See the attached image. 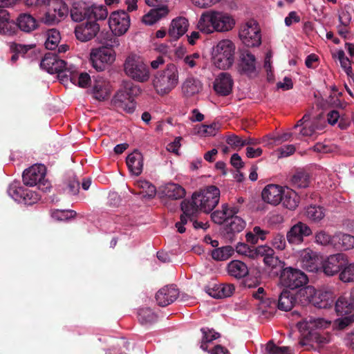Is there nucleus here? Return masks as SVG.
Here are the masks:
<instances>
[{
	"instance_id": "nucleus-47",
	"label": "nucleus",
	"mask_w": 354,
	"mask_h": 354,
	"mask_svg": "<svg viewBox=\"0 0 354 354\" xmlns=\"http://www.w3.org/2000/svg\"><path fill=\"white\" fill-rule=\"evenodd\" d=\"M266 350L268 354H293L288 346H278L272 341L268 342Z\"/></svg>"
},
{
	"instance_id": "nucleus-1",
	"label": "nucleus",
	"mask_w": 354,
	"mask_h": 354,
	"mask_svg": "<svg viewBox=\"0 0 354 354\" xmlns=\"http://www.w3.org/2000/svg\"><path fill=\"white\" fill-rule=\"evenodd\" d=\"M219 198V189L214 185L208 186L198 193H194L191 201L183 200L180 208L187 215L196 214L199 210L209 213L218 205Z\"/></svg>"
},
{
	"instance_id": "nucleus-35",
	"label": "nucleus",
	"mask_w": 354,
	"mask_h": 354,
	"mask_svg": "<svg viewBox=\"0 0 354 354\" xmlns=\"http://www.w3.org/2000/svg\"><path fill=\"white\" fill-rule=\"evenodd\" d=\"M282 198L283 200L281 203H283L284 207L290 210L295 209L297 207L300 200L297 194L294 190L289 188L284 189Z\"/></svg>"
},
{
	"instance_id": "nucleus-27",
	"label": "nucleus",
	"mask_w": 354,
	"mask_h": 354,
	"mask_svg": "<svg viewBox=\"0 0 354 354\" xmlns=\"http://www.w3.org/2000/svg\"><path fill=\"white\" fill-rule=\"evenodd\" d=\"M126 163L130 172L139 176L143 169V157L141 153L137 150L128 155L126 159Z\"/></svg>"
},
{
	"instance_id": "nucleus-13",
	"label": "nucleus",
	"mask_w": 354,
	"mask_h": 354,
	"mask_svg": "<svg viewBox=\"0 0 354 354\" xmlns=\"http://www.w3.org/2000/svg\"><path fill=\"white\" fill-rule=\"evenodd\" d=\"M346 264L345 255L342 253H337L328 257L325 261H322L320 269L323 270L327 276H333L337 273Z\"/></svg>"
},
{
	"instance_id": "nucleus-23",
	"label": "nucleus",
	"mask_w": 354,
	"mask_h": 354,
	"mask_svg": "<svg viewBox=\"0 0 354 354\" xmlns=\"http://www.w3.org/2000/svg\"><path fill=\"white\" fill-rule=\"evenodd\" d=\"M239 212V207L234 205L230 207L228 204L225 203L222 205V210H216L212 213L211 218L213 222L216 224L221 225L226 224L229 221L230 216H234Z\"/></svg>"
},
{
	"instance_id": "nucleus-30",
	"label": "nucleus",
	"mask_w": 354,
	"mask_h": 354,
	"mask_svg": "<svg viewBox=\"0 0 354 354\" xmlns=\"http://www.w3.org/2000/svg\"><path fill=\"white\" fill-rule=\"evenodd\" d=\"M203 89L201 82L193 77H187L182 85V91L187 97H192L198 94Z\"/></svg>"
},
{
	"instance_id": "nucleus-14",
	"label": "nucleus",
	"mask_w": 354,
	"mask_h": 354,
	"mask_svg": "<svg viewBox=\"0 0 354 354\" xmlns=\"http://www.w3.org/2000/svg\"><path fill=\"white\" fill-rule=\"evenodd\" d=\"M313 234L310 227L306 223L299 221L288 231L286 239L289 244L299 245L304 241V238Z\"/></svg>"
},
{
	"instance_id": "nucleus-8",
	"label": "nucleus",
	"mask_w": 354,
	"mask_h": 354,
	"mask_svg": "<svg viewBox=\"0 0 354 354\" xmlns=\"http://www.w3.org/2000/svg\"><path fill=\"white\" fill-rule=\"evenodd\" d=\"M46 167L44 165H35L26 169L22 176L23 182L27 186L37 185L39 189L46 192L49 183L45 180Z\"/></svg>"
},
{
	"instance_id": "nucleus-22",
	"label": "nucleus",
	"mask_w": 354,
	"mask_h": 354,
	"mask_svg": "<svg viewBox=\"0 0 354 354\" xmlns=\"http://www.w3.org/2000/svg\"><path fill=\"white\" fill-rule=\"evenodd\" d=\"M233 80L228 73H221L214 83L215 91L221 95H228L232 90Z\"/></svg>"
},
{
	"instance_id": "nucleus-50",
	"label": "nucleus",
	"mask_w": 354,
	"mask_h": 354,
	"mask_svg": "<svg viewBox=\"0 0 354 354\" xmlns=\"http://www.w3.org/2000/svg\"><path fill=\"white\" fill-rule=\"evenodd\" d=\"M264 263L272 268H279V271L284 268V263L279 259V258L274 256V251L272 250V252L270 255L265 257L263 258Z\"/></svg>"
},
{
	"instance_id": "nucleus-40",
	"label": "nucleus",
	"mask_w": 354,
	"mask_h": 354,
	"mask_svg": "<svg viewBox=\"0 0 354 354\" xmlns=\"http://www.w3.org/2000/svg\"><path fill=\"white\" fill-rule=\"evenodd\" d=\"M306 215L310 221L317 223L325 216V209L318 205H310L306 210Z\"/></svg>"
},
{
	"instance_id": "nucleus-44",
	"label": "nucleus",
	"mask_w": 354,
	"mask_h": 354,
	"mask_svg": "<svg viewBox=\"0 0 354 354\" xmlns=\"http://www.w3.org/2000/svg\"><path fill=\"white\" fill-rule=\"evenodd\" d=\"M265 290L262 287H259L257 291H254L252 292V297L254 299L259 300L260 304L263 305V308H272V305L276 304V300L270 298H265Z\"/></svg>"
},
{
	"instance_id": "nucleus-10",
	"label": "nucleus",
	"mask_w": 354,
	"mask_h": 354,
	"mask_svg": "<svg viewBox=\"0 0 354 354\" xmlns=\"http://www.w3.org/2000/svg\"><path fill=\"white\" fill-rule=\"evenodd\" d=\"M112 44L93 48L90 53V61L92 66L97 71H103L106 64H111L115 60V52L111 48Z\"/></svg>"
},
{
	"instance_id": "nucleus-28",
	"label": "nucleus",
	"mask_w": 354,
	"mask_h": 354,
	"mask_svg": "<svg viewBox=\"0 0 354 354\" xmlns=\"http://www.w3.org/2000/svg\"><path fill=\"white\" fill-rule=\"evenodd\" d=\"M297 302L295 295L288 290H283L279 295L277 302L274 306L283 311L290 310Z\"/></svg>"
},
{
	"instance_id": "nucleus-53",
	"label": "nucleus",
	"mask_w": 354,
	"mask_h": 354,
	"mask_svg": "<svg viewBox=\"0 0 354 354\" xmlns=\"http://www.w3.org/2000/svg\"><path fill=\"white\" fill-rule=\"evenodd\" d=\"M75 215L76 212L73 210L56 209L51 213L52 217L58 221L67 220L69 218H73Z\"/></svg>"
},
{
	"instance_id": "nucleus-9",
	"label": "nucleus",
	"mask_w": 354,
	"mask_h": 354,
	"mask_svg": "<svg viewBox=\"0 0 354 354\" xmlns=\"http://www.w3.org/2000/svg\"><path fill=\"white\" fill-rule=\"evenodd\" d=\"M126 75L133 80L144 82L149 78V71L147 66L136 56H129L124 64Z\"/></svg>"
},
{
	"instance_id": "nucleus-64",
	"label": "nucleus",
	"mask_w": 354,
	"mask_h": 354,
	"mask_svg": "<svg viewBox=\"0 0 354 354\" xmlns=\"http://www.w3.org/2000/svg\"><path fill=\"white\" fill-rule=\"evenodd\" d=\"M226 142L233 147H243V140L235 134H232L227 136L226 138Z\"/></svg>"
},
{
	"instance_id": "nucleus-4",
	"label": "nucleus",
	"mask_w": 354,
	"mask_h": 354,
	"mask_svg": "<svg viewBox=\"0 0 354 354\" xmlns=\"http://www.w3.org/2000/svg\"><path fill=\"white\" fill-rule=\"evenodd\" d=\"M140 93V88L133 82H123L122 87L112 99V104L119 111L131 113L136 109L134 97Z\"/></svg>"
},
{
	"instance_id": "nucleus-48",
	"label": "nucleus",
	"mask_w": 354,
	"mask_h": 354,
	"mask_svg": "<svg viewBox=\"0 0 354 354\" xmlns=\"http://www.w3.org/2000/svg\"><path fill=\"white\" fill-rule=\"evenodd\" d=\"M24 187L19 186L17 183H12L9 186L7 192L10 197L20 203L21 201V197L23 194H24Z\"/></svg>"
},
{
	"instance_id": "nucleus-62",
	"label": "nucleus",
	"mask_w": 354,
	"mask_h": 354,
	"mask_svg": "<svg viewBox=\"0 0 354 354\" xmlns=\"http://www.w3.org/2000/svg\"><path fill=\"white\" fill-rule=\"evenodd\" d=\"M218 129V124L212 123L209 125H202L198 132L205 136H212L216 134Z\"/></svg>"
},
{
	"instance_id": "nucleus-17",
	"label": "nucleus",
	"mask_w": 354,
	"mask_h": 354,
	"mask_svg": "<svg viewBox=\"0 0 354 354\" xmlns=\"http://www.w3.org/2000/svg\"><path fill=\"white\" fill-rule=\"evenodd\" d=\"M284 188L274 184H270L265 187L261 193V197L264 202L272 205H277L283 200Z\"/></svg>"
},
{
	"instance_id": "nucleus-36",
	"label": "nucleus",
	"mask_w": 354,
	"mask_h": 354,
	"mask_svg": "<svg viewBox=\"0 0 354 354\" xmlns=\"http://www.w3.org/2000/svg\"><path fill=\"white\" fill-rule=\"evenodd\" d=\"M169 13V9L167 6L151 9L147 14L144 15L141 22H157L164 19Z\"/></svg>"
},
{
	"instance_id": "nucleus-33",
	"label": "nucleus",
	"mask_w": 354,
	"mask_h": 354,
	"mask_svg": "<svg viewBox=\"0 0 354 354\" xmlns=\"http://www.w3.org/2000/svg\"><path fill=\"white\" fill-rule=\"evenodd\" d=\"M231 17L227 14L214 11L208 10L204 12L198 21V22H231Z\"/></svg>"
},
{
	"instance_id": "nucleus-18",
	"label": "nucleus",
	"mask_w": 354,
	"mask_h": 354,
	"mask_svg": "<svg viewBox=\"0 0 354 354\" xmlns=\"http://www.w3.org/2000/svg\"><path fill=\"white\" fill-rule=\"evenodd\" d=\"M99 31V24H79L75 28L76 38L83 42L96 37Z\"/></svg>"
},
{
	"instance_id": "nucleus-58",
	"label": "nucleus",
	"mask_w": 354,
	"mask_h": 354,
	"mask_svg": "<svg viewBox=\"0 0 354 354\" xmlns=\"http://www.w3.org/2000/svg\"><path fill=\"white\" fill-rule=\"evenodd\" d=\"M319 298V301H316L315 306L319 308H327L332 306L333 300L332 299L331 295L326 292L324 295L322 294Z\"/></svg>"
},
{
	"instance_id": "nucleus-52",
	"label": "nucleus",
	"mask_w": 354,
	"mask_h": 354,
	"mask_svg": "<svg viewBox=\"0 0 354 354\" xmlns=\"http://www.w3.org/2000/svg\"><path fill=\"white\" fill-rule=\"evenodd\" d=\"M108 22H130V17L124 10L114 11L111 14Z\"/></svg>"
},
{
	"instance_id": "nucleus-32",
	"label": "nucleus",
	"mask_w": 354,
	"mask_h": 354,
	"mask_svg": "<svg viewBox=\"0 0 354 354\" xmlns=\"http://www.w3.org/2000/svg\"><path fill=\"white\" fill-rule=\"evenodd\" d=\"M227 271L230 276L236 279H242L246 277L249 272L246 264L239 260L230 262L227 266Z\"/></svg>"
},
{
	"instance_id": "nucleus-3",
	"label": "nucleus",
	"mask_w": 354,
	"mask_h": 354,
	"mask_svg": "<svg viewBox=\"0 0 354 354\" xmlns=\"http://www.w3.org/2000/svg\"><path fill=\"white\" fill-rule=\"evenodd\" d=\"M179 82V71L176 64L170 63L166 67L156 72L153 80V87L158 94L164 95L169 93Z\"/></svg>"
},
{
	"instance_id": "nucleus-15",
	"label": "nucleus",
	"mask_w": 354,
	"mask_h": 354,
	"mask_svg": "<svg viewBox=\"0 0 354 354\" xmlns=\"http://www.w3.org/2000/svg\"><path fill=\"white\" fill-rule=\"evenodd\" d=\"M301 267L308 272H317L320 269L322 259L316 252L310 249H306L300 255Z\"/></svg>"
},
{
	"instance_id": "nucleus-29",
	"label": "nucleus",
	"mask_w": 354,
	"mask_h": 354,
	"mask_svg": "<svg viewBox=\"0 0 354 354\" xmlns=\"http://www.w3.org/2000/svg\"><path fill=\"white\" fill-rule=\"evenodd\" d=\"M235 24H197V28L202 33L209 35L214 32H223L231 30Z\"/></svg>"
},
{
	"instance_id": "nucleus-46",
	"label": "nucleus",
	"mask_w": 354,
	"mask_h": 354,
	"mask_svg": "<svg viewBox=\"0 0 354 354\" xmlns=\"http://www.w3.org/2000/svg\"><path fill=\"white\" fill-rule=\"evenodd\" d=\"M339 277L344 283L354 281V263L348 265L346 263L342 269Z\"/></svg>"
},
{
	"instance_id": "nucleus-16",
	"label": "nucleus",
	"mask_w": 354,
	"mask_h": 354,
	"mask_svg": "<svg viewBox=\"0 0 354 354\" xmlns=\"http://www.w3.org/2000/svg\"><path fill=\"white\" fill-rule=\"evenodd\" d=\"M179 291L175 285L166 286L156 294V300L158 306L165 307L173 303L178 297Z\"/></svg>"
},
{
	"instance_id": "nucleus-31",
	"label": "nucleus",
	"mask_w": 354,
	"mask_h": 354,
	"mask_svg": "<svg viewBox=\"0 0 354 354\" xmlns=\"http://www.w3.org/2000/svg\"><path fill=\"white\" fill-rule=\"evenodd\" d=\"M333 246L347 250L354 248V236L339 232L333 235Z\"/></svg>"
},
{
	"instance_id": "nucleus-57",
	"label": "nucleus",
	"mask_w": 354,
	"mask_h": 354,
	"mask_svg": "<svg viewBox=\"0 0 354 354\" xmlns=\"http://www.w3.org/2000/svg\"><path fill=\"white\" fill-rule=\"evenodd\" d=\"M107 25L115 36H120L128 30L130 24H107Z\"/></svg>"
},
{
	"instance_id": "nucleus-2",
	"label": "nucleus",
	"mask_w": 354,
	"mask_h": 354,
	"mask_svg": "<svg viewBox=\"0 0 354 354\" xmlns=\"http://www.w3.org/2000/svg\"><path fill=\"white\" fill-rule=\"evenodd\" d=\"M331 322L324 318L308 317L303 322L297 324V328L301 333L299 345L306 346V349L310 351L313 348L312 342L325 344L328 342L326 337H323L319 330L327 328Z\"/></svg>"
},
{
	"instance_id": "nucleus-20",
	"label": "nucleus",
	"mask_w": 354,
	"mask_h": 354,
	"mask_svg": "<svg viewBox=\"0 0 354 354\" xmlns=\"http://www.w3.org/2000/svg\"><path fill=\"white\" fill-rule=\"evenodd\" d=\"M92 93L93 97L99 101L106 100L110 95L109 82L97 75L93 80Z\"/></svg>"
},
{
	"instance_id": "nucleus-12",
	"label": "nucleus",
	"mask_w": 354,
	"mask_h": 354,
	"mask_svg": "<svg viewBox=\"0 0 354 354\" xmlns=\"http://www.w3.org/2000/svg\"><path fill=\"white\" fill-rule=\"evenodd\" d=\"M242 42L248 47L259 46L261 43L259 24H243L239 33Z\"/></svg>"
},
{
	"instance_id": "nucleus-61",
	"label": "nucleus",
	"mask_w": 354,
	"mask_h": 354,
	"mask_svg": "<svg viewBox=\"0 0 354 354\" xmlns=\"http://www.w3.org/2000/svg\"><path fill=\"white\" fill-rule=\"evenodd\" d=\"M196 216L194 215H187L183 211V214L180 215V221L177 222L175 225L177 230L179 233L182 234L185 232V227L184 225L187 223V220L193 221L194 218Z\"/></svg>"
},
{
	"instance_id": "nucleus-43",
	"label": "nucleus",
	"mask_w": 354,
	"mask_h": 354,
	"mask_svg": "<svg viewBox=\"0 0 354 354\" xmlns=\"http://www.w3.org/2000/svg\"><path fill=\"white\" fill-rule=\"evenodd\" d=\"M333 57H337L342 68L344 69L346 75L348 77H352L353 73L351 67V62L350 59L345 55L344 51L343 50H339L337 52V54L334 55Z\"/></svg>"
},
{
	"instance_id": "nucleus-21",
	"label": "nucleus",
	"mask_w": 354,
	"mask_h": 354,
	"mask_svg": "<svg viewBox=\"0 0 354 354\" xmlns=\"http://www.w3.org/2000/svg\"><path fill=\"white\" fill-rule=\"evenodd\" d=\"M235 288L232 284L213 283L205 287V292L212 297L215 299H222L230 297Z\"/></svg>"
},
{
	"instance_id": "nucleus-26",
	"label": "nucleus",
	"mask_w": 354,
	"mask_h": 354,
	"mask_svg": "<svg viewBox=\"0 0 354 354\" xmlns=\"http://www.w3.org/2000/svg\"><path fill=\"white\" fill-rule=\"evenodd\" d=\"M335 310L339 315H354V293L342 295L335 302Z\"/></svg>"
},
{
	"instance_id": "nucleus-59",
	"label": "nucleus",
	"mask_w": 354,
	"mask_h": 354,
	"mask_svg": "<svg viewBox=\"0 0 354 354\" xmlns=\"http://www.w3.org/2000/svg\"><path fill=\"white\" fill-rule=\"evenodd\" d=\"M286 238L283 234L277 233L274 234L272 238V245L274 248L279 250H283L286 248Z\"/></svg>"
},
{
	"instance_id": "nucleus-19",
	"label": "nucleus",
	"mask_w": 354,
	"mask_h": 354,
	"mask_svg": "<svg viewBox=\"0 0 354 354\" xmlns=\"http://www.w3.org/2000/svg\"><path fill=\"white\" fill-rule=\"evenodd\" d=\"M39 28V24H0V35L12 36L19 30L30 33Z\"/></svg>"
},
{
	"instance_id": "nucleus-38",
	"label": "nucleus",
	"mask_w": 354,
	"mask_h": 354,
	"mask_svg": "<svg viewBox=\"0 0 354 354\" xmlns=\"http://www.w3.org/2000/svg\"><path fill=\"white\" fill-rule=\"evenodd\" d=\"M68 73L70 81L80 87L86 88L91 83V77L87 73H73L69 71Z\"/></svg>"
},
{
	"instance_id": "nucleus-34",
	"label": "nucleus",
	"mask_w": 354,
	"mask_h": 354,
	"mask_svg": "<svg viewBox=\"0 0 354 354\" xmlns=\"http://www.w3.org/2000/svg\"><path fill=\"white\" fill-rule=\"evenodd\" d=\"M163 194L171 200L183 198L186 194L185 189L180 185L176 183H167L163 187Z\"/></svg>"
},
{
	"instance_id": "nucleus-60",
	"label": "nucleus",
	"mask_w": 354,
	"mask_h": 354,
	"mask_svg": "<svg viewBox=\"0 0 354 354\" xmlns=\"http://www.w3.org/2000/svg\"><path fill=\"white\" fill-rule=\"evenodd\" d=\"M201 331L203 334V339L205 342H207L208 343L218 339L221 336L220 334L217 332H215L214 329H210L207 327L202 328Z\"/></svg>"
},
{
	"instance_id": "nucleus-37",
	"label": "nucleus",
	"mask_w": 354,
	"mask_h": 354,
	"mask_svg": "<svg viewBox=\"0 0 354 354\" xmlns=\"http://www.w3.org/2000/svg\"><path fill=\"white\" fill-rule=\"evenodd\" d=\"M138 319L142 326H149L157 322L158 315L149 308H142L138 311Z\"/></svg>"
},
{
	"instance_id": "nucleus-5",
	"label": "nucleus",
	"mask_w": 354,
	"mask_h": 354,
	"mask_svg": "<svg viewBox=\"0 0 354 354\" xmlns=\"http://www.w3.org/2000/svg\"><path fill=\"white\" fill-rule=\"evenodd\" d=\"M108 15L106 8L104 6H92L91 7H82L79 3L75 2L71 10V17L74 22H97L98 20H104Z\"/></svg>"
},
{
	"instance_id": "nucleus-55",
	"label": "nucleus",
	"mask_w": 354,
	"mask_h": 354,
	"mask_svg": "<svg viewBox=\"0 0 354 354\" xmlns=\"http://www.w3.org/2000/svg\"><path fill=\"white\" fill-rule=\"evenodd\" d=\"M348 316H345L342 318L337 319L334 322V327L343 330L354 322V315L348 314Z\"/></svg>"
},
{
	"instance_id": "nucleus-56",
	"label": "nucleus",
	"mask_w": 354,
	"mask_h": 354,
	"mask_svg": "<svg viewBox=\"0 0 354 354\" xmlns=\"http://www.w3.org/2000/svg\"><path fill=\"white\" fill-rule=\"evenodd\" d=\"M114 36L115 35L112 30L107 27V29L104 28L102 30L99 31L96 37L100 43L104 44L106 41L112 42V40L115 39ZM114 42H115V40H114Z\"/></svg>"
},
{
	"instance_id": "nucleus-39",
	"label": "nucleus",
	"mask_w": 354,
	"mask_h": 354,
	"mask_svg": "<svg viewBox=\"0 0 354 354\" xmlns=\"http://www.w3.org/2000/svg\"><path fill=\"white\" fill-rule=\"evenodd\" d=\"M234 252V248L230 245L216 248L212 251V257L213 259L221 261L228 259Z\"/></svg>"
},
{
	"instance_id": "nucleus-7",
	"label": "nucleus",
	"mask_w": 354,
	"mask_h": 354,
	"mask_svg": "<svg viewBox=\"0 0 354 354\" xmlns=\"http://www.w3.org/2000/svg\"><path fill=\"white\" fill-rule=\"evenodd\" d=\"M279 280L282 286L294 290L306 286L308 281V278L300 270L286 267L281 270Z\"/></svg>"
},
{
	"instance_id": "nucleus-6",
	"label": "nucleus",
	"mask_w": 354,
	"mask_h": 354,
	"mask_svg": "<svg viewBox=\"0 0 354 354\" xmlns=\"http://www.w3.org/2000/svg\"><path fill=\"white\" fill-rule=\"evenodd\" d=\"M235 45L228 39L219 41L212 50V62L221 70L230 68L234 62Z\"/></svg>"
},
{
	"instance_id": "nucleus-24",
	"label": "nucleus",
	"mask_w": 354,
	"mask_h": 354,
	"mask_svg": "<svg viewBox=\"0 0 354 354\" xmlns=\"http://www.w3.org/2000/svg\"><path fill=\"white\" fill-rule=\"evenodd\" d=\"M245 227V221L234 214V216H230L228 222L225 225L223 234L227 239L232 240L234 235L241 232Z\"/></svg>"
},
{
	"instance_id": "nucleus-49",
	"label": "nucleus",
	"mask_w": 354,
	"mask_h": 354,
	"mask_svg": "<svg viewBox=\"0 0 354 354\" xmlns=\"http://www.w3.org/2000/svg\"><path fill=\"white\" fill-rule=\"evenodd\" d=\"M315 241L317 244L322 245H333V236H330L328 233L324 230L316 232L315 235Z\"/></svg>"
},
{
	"instance_id": "nucleus-25",
	"label": "nucleus",
	"mask_w": 354,
	"mask_h": 354,
	"mask_svg": "<svg viewBox=\"0 0 354 354\" xmlns=\"http://www.w3.org/2000/svg\"><path fill=\"white\" fill-rule=\"evenodd\" d=\"M239 71L241 73L251 75L256 71V59L248 50H242L240 54Z\"/></svg>"
},
{
	"instance_id": "nucleus-11",
	"label": "nucleus",
	"mask_w": 354,
	"mask_h": 354,
	"mask_svg": "<svg viewBox=\"0 0 354 354\" xmlns=\"http://www.w3.org/2000/svg\"><path fill=\"white\" fill-rule=\"evenodd\" d=\"M40 67L50 74L57 73L68 78L69 70L67 63L58 57L55 53H47L40 62Z\"/></svg>"
},
{
	"instance_id": "nucleus-51",
	"label": "nucleus",
	"mask_w": 354,
	"mask_h": 354,
	"mask_svg": "<svg viewBox=\"0 0 354 354\" xmlns=\"http://www.w3.org/2000/svg\"><path fill=\"white\" fill-rule=\"evenodd\" d=\"M40 198L38 194L25 187L24 194L21 197V201L25 205H30L37 203Z\"/></svg>"
},
{
	"instance_id": "nucleus-54",
	"label": "nucleus",
	"mask_w": 354,
	"mask_h": 354,
	"mask_svg": "<svg viewBox=\"0 0 354 354\" xmlns=\"http://www.w3.org/2000/svg\"><path fill=\"white\" fill-rule=\"evenodd\" d=\"M55 11V18L57 21V22H60L62 20H64L68 15L69 10L66 3H60L56 7L54 10Z\"/></svg>"
},
{
	"instance_id": "nucleus-41",
	"label": "nucleus",
	"mask_w": 354,
	"mask_h": 354,
	"mask_svg": "<svg viewBox=\"0 0 354 354\" xmlns=\"http://www.w3.org/2000/svg\"><path fill=\"white\" fill-rule=\"evenodd\" d=\"M292 185L298 188H306L310 184V176L304 171H297L291 178Z\"/></svg>"
},
{
	"instance_id": "nucleus-42",
	"label": "nucleus",
	"mask_w": 354,
	"mask_h": 354,
	"mask_svg": "<svg viewBox=\"0 0 354 354\" xmlns=\"http://www.w3.org/2000/svg\"><path fill=\"white\" fill-rule=\"evenodd\" d=\"M46 36V48L51 50L56 49L61 39L59 32L55 28H52L47 31Z\"/></svg>"
},
{
	"instance_id": "nucleus-63",
	"label": "nucleus",
	"mask_w": 354,
	"mask_h": 354,
	"mask_svg": "<svg viewBox=\"0 0 354 354\" xmlns=\"http://www.w3.org/2000/svg\"><path fill=\"white\" fill-rule=\"evenodd\" d=\"M80 185V182L75 178L69 180L66 190L71 195H76L79 192Z\"/></svg>"
},
{
	"instance_id": "nucleus-45",
	"label": "nucleus",
	"mask_w": 354,
	"mask_h": 354,
	"mask_svg": "<svg viewBox=\"0 0 354 354\" xmlns=\"http://www.w3.org/2000/svg\"><path fill=\"white\" fill-rule=\"evenodd\" d=\"M187 30L186 24H171L168 34L173 39L176 40Z\"/></svg>"
}]
</instances>
